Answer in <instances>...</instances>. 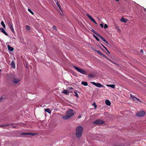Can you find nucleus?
Wrapping results in <instances>:
<instances>
[{"mask_svg":"<svg viewBox=\"0 0 146 146\" xmlns=\"http://www.w3.org/2000/svg\"><path fill=\"white\" fill-rule=\"evenodd\" d=\"M95 51L96 52L99 54L102 55L103 54V53L101 52L100 51L97 50H95Z\"/></svg>","mask_w":146,"mask_h":146,"instance_id":"26","label":"nucleus"},{"mask_svg":"<svg viewBox=\"0 0 146 146\" xmlns=\"http://www.w3.org/2000/svg\"><path fill=\"white\" fill-rule=\"evenodd\" d=\"M105 102L106 104L107 105L110 106L111 105V102L109 100H106L105 101Z\"/></svg>","mask_w":146,"mask_h":146,"instance_id":"15","label":"nucleus"},{"mask_svg":"<svg viewBox=\"0 0 146 146\" xmlns=\"http://www.w3.org/2000/svg\"><path fill=\"white\" fill-rule=\"evenodd\" d=\"M74 92L75 94V96L76 97H77V98H78L79 96H78V94L76 91H74Z\"/></svg>","mask_w":146,"mask_h":146,"instance_id":"29","label":"nucleus"},{"mask_svg":"<svg viewBox=\"0 0 146 146\" xmlns=\"http://www.w3.org/2000/svg\"><path fill=\"white\" fill-rule=\"evenodd\" d=\"M108 27V25L106 24H105V25H104V28L106 29Z\"/></svg>","mask_w":146,"mask_h":146,"instance_id":"35","label":"nucleus"},{"mask_svg":"<svg viewBox=\"0 0 146 146\" xmlns=\"http://www.w3.org/2000/svg\"><path fill=\"white\" fill-rule=\"evenodd\" d=\"M25 28L27 32H29L30 31L31 28L30 26L27 25H26Z\"/></svg>","mask_w":146,"mask_h":146,"instance_id":"13","label":"nucleus"},{"mask_svg":"<svg viewBox=\"0 0 146 146\" xmlns=\"http://www.w3.org/2000/svg\"><path fill=\"white\" fill-rule=\"evenodd\" d=\"M100 26L102 27L103 28L104 27L103 25L102 24H100Z\"/></svg>","mask_w":146,"mask_h":146,"instance_id":"38","label":"nucleus"},{"mask_svg":"<svg viewBox=\"0 0 146 146\" xmlns=\"http://www.w3.org/2000/svg\"><path fill=\"white\" fill-rule=\"evenodd\" d=\"M92 31L97 36H98L99 34H98V33H97L96 31L93 29H92Z\"/></svg>","mask_w":146,"mask_h":146,"instance_id":"27","label":"nucleus"},{"mask_svg":"<svg viewBox=\"0 0 146 146\" xmlns=\"http://www.w3.org/2000/svg\"><path fill=\"white\" fill-rule=\"evenodd\" d=\"M100 37L101 39L104 41V42L107 44H108L109 43L106 40V39L103 38L102 36H101L100 35H99L98 36Z\"/></svg>","mask_w":146,"mask_h":146,"instance_id":"11","label":"nucleus"},{"mask_svg":"<svg viewBox=\"0 0 146 146\" xmlns=\"http://www.w3.org/2000/svg\"><path fill=\"white\" fill-rule=\"evenodd\" d=\"M83 131V128L81 126H78L76 128V135L77 138L81 137Z\"/></svg>","mask_w":146,"mask_h":146,"instance_id":"2","label":"nucleus"},{"mask_svg":"<svg viewBox=\"0 0 146 146\" xmlns=\"http://www.w3.org/2000/svg\"><path fill=\"white\" fill-rule=\"evenodd\" d=\"M144 11H145L146 12V9H145V8H144Z\"/></svg>","mask_w":146,"mask_h":146,"instance_id":"45","label":"nucleus"},{"mask_svg":"<svg viewBox=\"0 0 146 146\" xmlns=\"http://www.w3.org/2000/svg\"><path fill=\"white\" fill-rule=\"evenodd\" d=\"M13 125V124H11V125Z\"/></svg>","mask_w":146,"mask_h":146,"instance_id":"49","label":"nucleus"},{"mask_svg":"<svg viewBox=\"0 0 146 146\" xmlns=\"http://www.w3.org/2000/svg\"><path fill=\"white\" fill-rule=\"evenodd\" d=\"M66 116L62 117V118L64 120L68 119L72 117L74 115V112L72 110H68L66 112Z\"/></svg>","mask_w":146,"mask_h":146,"instance_id":"1","label":"nucleus"},{"mask_svg":"<svg viewBox=\"0 0 146 146\" xmlns=\"http://www.w3.org/2000/svg\"><path fill=\"white\" fill-rule=\"evenodd\" d=\"M20 79L14 78L13 79L12 82L13 83L16 84H18L20 81Z\"/></svg>","mask_w":146,"mask_h":146,"instance_id":"7","label":"nucleus"},{"mask_svg":"<svg viewBox=\"0 0 146 146\" xmlns=\"http://www.w3.org/2000/svg\"><path fill=\"white\" fill-rule=\"evenodd\" d=\"M52 28L53 29H54L55 30H57L55 26H53L52 27Z\"/></svg>","mask_w":146,"mask_h":146,"instance_id":"37","label":"nucleus"},{"mask_svg":"<svg viewBox=\"0 0 146 146\" xmlns=\"http://www.w3.org/2000/svg\"><path fill=\"white\" fill-rule=\"evenodd\" d=\"M10 125V124H6V125H0V127H4V126H8L9 125Z\"/></svg>","mask_w":146,"mask_h":146,"instance_id":"28","label":"nucleus"},{"mask_svg":"<svg viewBox=\"0 0 146 146\" xmlns=\"http://www.w3.org/2000/svg\"><path fill=\"white\" fill-rule=\"evenodd\" d=\"M111 62H112L113 63V64H116L115 62H113V61H111Z\"/></svg>","mask_w":146,"mask_h":146,"instance_id":"42","label":"nucleus"},{"mask_svg":"<svg viewBox=\"0 0 146 146\" xmlns=\"http://www.w3.org/2000/svg\"><path fill=\"white\" fill-rule=\"evenodd\" d=\"M102 56L104 57L105 58H107L108 57L106 56L105 55L103 54L102 55Z\"/></svg>","mask_w":146,"mask_h":146,"instance_id":"36","label":"nucleus"},{"mask_svg":"<svg viewBox=\"0 0 146 146\" xmlns=\"http://www.w3.org/2000/svg\"><path fill=\"white\" fill-rule=\"evenodd\" d=\"M127 21V19H124L123 18H121L120 19L121 21L124 23H126Z\"/></svg>","mask_w":146,"mask_h":146,"instance_id":"14","label":"nucleus"},{"mask_svg":"<svg viewBox=\"0 0 146 146\" xmlns=\"http://www.w3.org/2000/svg\"><path fill=\"white\" fill-rule=\"evenodd\" d=\"M86 15L96 25L97 24V23L96 22L94 19L89 14H86Z\"/></svg>","mask_w":146,"mask_h":146,"instance_id":"9","label":"nucleus"},{"mask_svg":"<svg viewBox=\"0 0 146 146\" xmlns=\"http://www.w3.org/2000/svg\"><path fill=\"white\" fill-rule=\"evenodd\" d=\"M91 83L92 84L95 85L96 86L98 87L101 88L104 87V86L103 85H102L101 84L98 82L96 83L94 82H91Z\"/></svg>","mask_w":146,"mask_h":146,"instance_id":"5","label":"nucleus"},{"mask_svg":"<svg viewBox=\"0 0 146 146\" xmlns=\"http://www.w3.org/2000/svg\"><path fill=\"white\" fill-rule=\"evenodd\" d=\"M73 67L78 72L83 74H86V71L80 69L78 67L73 65Z\"/></svg>","mask_w":146,"mask_h":146,"instance_id":"3","label":"nucleus"},{"mask_svg":"<svg viewBox=\"0 0 146 146\" xmlns=\"http://www.w3.org/2000/svg\"><path fill=\"white\" fill-rule=\"evenodd\" d=\"M107 86L111 87L113 89L115 88V85L114 84H107Z\"/></svg>","mask_w":146,"mask_h":146,"instance_id":"17","label":"nucleus"},{"mask_svg":"<svg viewBox=\"0 0 146 146\" xmlns=\"http://www.w3.org/2000/svg\"><path fill=\"white\" fill-rule=\"evenodd\" d=\"M56 4L57 6L61 10L60 6L59 3L58 2H57Z\"/></svg>","mask_w":146,"mask_h":146,"instance_id":"31","label":"nucleus"},{"mask_svg":"<svg viewBox=\"0 0 146 146\" xmlns=\"http://www.w3.org/2000/svg\"><path fill=\"white\" fill-rule=\"evenodd\" d=\"M115 28L116 30L118 31L119 32H120L121 31L120 29H119V28L117 26H115Z\"/></svg>","mask_w":146,"mask_h":146,"instance_id":"23","label":"nucleus"},{"mask_svg":"<svg viewBox=\"0 0 146 146\" xmlns=\"http://www.w3.org/2000/svg\"><path fill=\"white\" fill-rule=\"evenodd\" d=\"M102 46L104 47V48H105V49L107 50V51H108V49H107V48L105 47L102 44Z\"/></svg>","mask_w":146,"mask_h":146,"instance_id":"39","label":"nucleus"},{"mask_svg":"<svg viewBox=\"0 0 146 146\" xmlns=\"http://www.w3.org/2000/svg\"><path fill=\"white\" fill-rule=\"evenodd\" d=\"M145 114V112L143 111H138L136 113V115L139 117L143 116Z\"/></svg>","mask_w":146,"mask_h":146,"instance_id":"6","label":"nucleus"},{"mask_svg":"<svg viewBox=\"0 0 146 146\" xmlns=\"http://www.w3.org/2000/svg\"><path fill=\"white\" fill-rule=\"evenodd\" d=\"M109 53H108V54H107L108 55H109Z\"/></svg>","mask_w":146,"mask_h":146,"instance_id":"48","label":"nucleus"},{"mask_svg":"<svg viewBox=\"0 0 146 146\" xmlns=\"http://www.w3.org/2000/svg\"><path fill=\"white\" fill-rule=\"evenodd\" d=\"M93 36L97 41H99V39L95 35H93Z\"/></svg>","mask_w":146,"mask_h":146,"instance_id":"32","label":"nucleus"},{"mask_svg":"<svg viewBox=\"0 0 146 146\" xmlns=\"http://www.w3.org/2000/svg\"><path fill=\"white\" fill-rule=\"evenodd\" d=\"M82 84V85L85 86H87L88 85V83L87 82L83 81L82 82H81Z\"/></svg>","mask_w":146,"mask_h":146,"instance_id":"21","label":"nucleus"},{"mask_svg":"<svg viewBox=\"0 0 146 146\" xmlns=\"http://www.w3.org/2000/svg\"><path fill=\"white\" fill-rule=\"evenodd\" d=\"M37 134L36 133H23L21 134V135H31L32 136H34Z\"/></svg>","mask_w":146,"mask_h":146,"instance_id":"8","label":"nucleus"},{"mask_svg":"<svg viewBox=\"0 0 146 146\" xmlns=\"http://www.w3.org/2000/svg\"><path fill=\"white\" fill-rule=\"evenodd\" d=\"M28 11L32 15H33L34 13L32 11H31V10L30 9H28Z\"/></svg>","mask_w":146,"mask_h":146,"instance_id":"33","label":"nucleus"},{"mask_svg":"<svg viewBox=\"0 0 146 146\" xmlns=\"http://www.w3.org/2000/svg\"><path fill=\"white\" fill-rule=\"evenodd\" d=\"M130 96L131 98L134 100V101L136 102H141V101H140L139 99L135 97L134 96L132 95L131 94H130Z\"/></svg>","mask_w":146,"mask_h":146,"instance_id":"10","label":"nucleus"},{"mask_svg":"<svg viewBox=\"0 0 146 146\" xmlns=\"http://www.w3.org/2000/svg\"><path fill=\"white\" fill-rule=\"evenodd\" d=\"M104 123V121L101 119H97L93 122L92 123L99 125H101Z\"/></svg>","mask_w":146,"mask_h":146,"instance_id":"4","label":"nucleus"},{"mask_svg":"<svg viewBox=\"0 0 146 146\" xmlns=\"http://www.w3.org/2000/svg\"><path fill=\"white\" fill-rule=\"evenodd\" d=\"M11 65L12 66V67L14 68H15V62L14 61H13L11 62Z\"/></svg>","mask_w":146,"mask_h":146,"instance_id":"18","label":"nucleus"},{"mask_svg":"<svg viewBox=\"0 0 146 146\" xmlns=\"http://www.w3.org/2000/svg\"><path fill=\"white\" fill-rule=\"evenodd\" d=\"M88 76L90 78H93L94 76L92 74H89Z\"/></svg>","mask_w":146,"mask_h":146,"instance_id":"30","label":"nucleus"},{"mask_svg":"<svg viewBox=\"0 0 146 146\" xmlns=\"http://www.w3.org/2000/svg\"><path fill=\"white\" fill-rule=\"evenodd\" d=\"M62 92L65 94H66L68 93V91L66 90H65L63 91Z\"/></svg>","mask_w":146,"mask_h":146,"instance_id":"25","label":"nucleus"},{"mask_svg":"<svg viewBox=\"0 0 146 146\" xmlns=\"http://www.w3.org/2000/svg\"><path fill=\"white\" fill-rule=\"evenodd\" d=\"M81 117V115H79V116H78V118H80V117Z\"/></svg>","mask_w":146,"mask_h":146,"instance_id":"44","label":"nucleus"},{"mask_svg":"<svg viewBox=\"0 0 146 146\" xmlns=\"http://www.w3.org/2000/svg\"><path fill=\"white\" fill-rule=\"evenodd\" d=\"M3 98V97H1V98L0 99V102H1L2 101Z\"/></svg>","mask_w":146,"mask_h":146,"instance_id":"40","label":"nucleus"},{"mask_svg":"<svg viewBox=\"0 0 146 146\" xmlns=\"http://www.w3.org/2000/svg\"><path fill=\"white\" fill-rule=\"evenodd\" d=\"M8 25L9 27H11L13 26V24L11 22H9L8 23Z\"/></svg>","mask_w":146,"mask_h":146,"instance_id":"20","label":"nucleus"},{"mask_svg":"<svg viewBox=\"0 0 146 146\" xmlns=\"http://www.w3.org/2000/svg\"><path fill=\"white\" fill-rule=\"evenodd\" d=\"M1 24L4 28H5V25L4 23V22L3 21H2L1 22Z\"/></svg>","mask_w":146,"mask_h":146,"instance_id":"24","label":"nucleus"},{"mask_svg":"<svg viewBox=\"0 0 146 146\" xmlns=\"http://www.w3.org/2000/svg\"><path fill=\"white\" fill-rule=\"evenodd\" d=\"M45 111L47 113L50 114L51 113V111L49 108L46 109H45Z\"/></svg>","mask_w":146,"mask_h":146,"instance_id":"19","label":"nucleus"},{"mask_svg":"<svg viewBox=\"0 0 146 146\" xmlns=\"http://www.w3.org/2000/svg\"><path fill=\"white\" fill-rule=\"evenodd\" d=\"M140 52H143V51L142 50H140Z\"/></svg>","mask_w":146,"mask_h":146,"instance_id":"43","label":"nucleus"},{"mask_svg":"<svg viewBox=\"0 0 146 146\" xmlns=\"http://www.w3.org/2000/svg\"><path fill=\"white\" fill-rule=\"evenodd\" d=\"M107 51L108 52V53H109V54H110V52H109L108 50V51Z\"/></svg>","mask_w":146,"mask_h":146,"instance_id":"46","label":"nucleus"},{"mask_svg":"<svg viewBox=\"0 0 146 146\" xmlns=\"http://www.w3.org/2000/svg\"><path fill=\"white\" fill-rule=\"evenodd\" d=\"M0 30L1 31V32L4 33L5 35L7 36H8L7 33L2 28H0Z\"/></svg>","mask_w":146,"mask_h":146,"instance_id":"12","label":"nucleus"},{"mask_svg":"<svg viewBox=\"0 0 146 146\" xmlns=\"http://www.w3.org/2000/svg\"><path fill=\"white\" fill-rule=\"evenodd\" d=\"M116 1H119V0H115Z\"/></svg>","mask_w":146,"mask_h":146,"instance_id":"47","label":"nucleus"},{"mask_svg":"<svg viewBox=\"0 0 146 146\" xmlns=\"http://www.w3.org/2000/svg\"><path fill=\"white\" fill-rule=\"evenodd\" d=\"M92 105L94 106V108H96L97 107V106L96 104L95 103H94Z\"/></svg>","mask_w":146,"mask_h":146,"instance_id":"34","label":"nucleus"},{"mask_svg":"<svg viewBox=\"0 0 146 146\" xmlns=\"http://www.w3.org/2000/svg\"><path fill=\"white\" fill-rule=\"evenodd\" d=\"M7 47L8 50L11 51H13V48L8 45H7Z\"/></svg>","mask_w":146,"mask_h":146,"instance_id":"16","label":"nucleus"},{"mask_svg":"<svg viewBox=\"0 0 146 146\" xmlns=\"http://www.w3.org/2000/svg\"><path fill=\"white\" fill-rule=\"evenodd\" d=\"M106 59H107L109 61H111V60L110 59H109V58H108V57H107V58H106Z\"/></svg>","mask_w":146,"mask_h":146,"instance_id":"41","label":"nucleus"},{"mask_svg":"<svg viewBox=\"0 0 146 146\" xmlns=\"http://www.w3.org/2000/svg\"><path fill=\"white\" fill-rule=\"evenodd\" d=\"M10 29L11 30V31L13 33H15V32L14 31V29L13 28V26L11 27H9Z\"/></svg>","mask_w":146,"mask_h":146,"instance_id":"22","label":"nucleus"}]
</instances>
